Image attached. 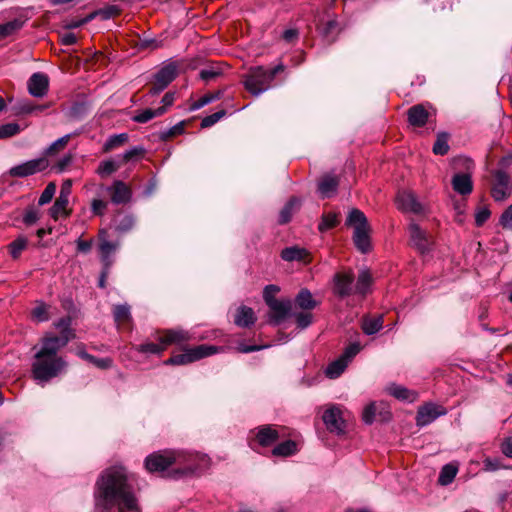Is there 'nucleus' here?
<instances>
[{
  "mask_svg": "<svg viewBox=\"0 0 512 512\" xmlns=\"http://www.w3.org/2000/svg\"><path fill=\"white\" fill-rule=\"evenodd\" d=\"M96 505L101 512H141L135 476L123 465L104 469L95 484Z\"/></svg>",
  "mask_w": 512,
  "mask_h": 512,
  "instance_id": "obj_1",
  "label": "nucleus"
},
{
  "mask_svg": "<svg viewBox=\"0 0 512 512\" xmlns=\"http://www.w3.org/2000/svg\"><path fill=\"white\" fill-rule=\"evenodd\" d=\"M207 455L183 451L164 450L154 452L145 458V468L150 473H161L172 465L179 467L172 471L173 478L192 475L209 466Z\"/></svg>",
  "mask_w": 512,
  "mask_h": 512,
  "instance_id": "obj_2",
  "label": "nucleus"
},
{
  "mask_svg": "<svg viewBox=\"0 0 512 512\" xmlns=\"http://www.w3.org/2000/svg\"><path fill=\"white\" fill-rule=\"evenodd\" d=\"M66 345V339H41L40 348L35 353L31 365V374L37 383L45 384L66 372L68 363L58 355Z\"/></svg>",
  "mask_w": 512,
  "mask_h": 512,
  "instance_id": "obj_3",
  "label": "nucleus"
},
{
  "mask_svg": "<svg viewBox=\"0 0 512 512\" xmlns=\"http://www.w3.org/2000/svg\"><path fill=\"white\" fill-rule=\"evenodd\" d=\"M284 69L283 64H278L270 70L265 69L263 66L251 67L242 77L244 88L250 94L257 97L271 87L275 76L283 72Z\"/></svg>",
  "mask_w": 512,
  "mask_h": 512,
  "instance_id": "obj_4",
  "label": "nucleus"
},
{
  "mask_svg": "<svg viewBox=\"0 0 512 512\" xmlns=\"http://www.w3.org/2000/svg\"><path fill=\"white\" fill-rule=\"evenodd\" d=\"M346 225L354 228L353 242L356 248L362 253L369 252L371 249L370 225L365 214L357 208L352 209L346 219Z\"/></svg>",
  "mask_w": 512,
  "mask_h": 512,
  "instance_id": "obj_5",
  "label": "nucleus"
},
{
  "mask_svg": "<svg viewBox=\"0 0 512 512\" xmlns=\"http://www.w3.org/2000/svg\"><path fill=\"white\" fill-rule=\"evenodd\" d=\"M218 348L213 345H198L185 350L184 353L176 354L164 361L165 365H186L204 357L215 354Z\"/></svg>",
  "mask_w": 512,
  "mask_h": 512,
  "instance_id": "obj_6",
  "label": "nucleus"
},
{
  "mask_svg": "<svg viewBox=\"0 0 512 512\" xmlns=\"http://www.w3.org/2000/svg\"><path fill=\"white\" fill-rule=\"evenodd\" d=\"M179 64L170 61L165 64L154 76V83L149 90L151 96L161 93L178 75Z\"/></svg>",
  "mask_w": 512,
  "mask_h": 512,
  "instance_id": "obj_7",
  "label": "nucleus"
},
{
  "mask_svg": "<svg viewBox=\"0 0 512 512\" xmlns=\"http://www.w3.org/2000/svg\"><path fill=\"white\" fill-rule=\"evenodd\" d=\"M354 280L351 270L336 272L332 279L333 294L340 299L351 296L354 293Z\"/></svg>",
  "mask_w": 512,
  "mask_h": 512,
  "instance_id": "obj_8",
  "label": "nucleus"
},
{
  "mask_svg": "<svg viewBox=\"0 0 512 512\" xmlns=\"http://www.w3.org/2000/svg\"><path fill=\"white\" fill-rule=\"evenodd\" d=\"M267 306L270 309L269 322L273 325H279L292 310V302L290 300H278L276 298H267Z\"/></svg>",
  "mask_w": 512,
  "mask_h": 512,
  "instance_id": "obj_9",
  "label": "nucleus"
},
{
  "mask_svg": "<svg viewBox=\"0 0 512 512\" xmlns=\"http://www.w3.org/2000/svg\"><path fill=\"white\" fill-rule=\"evenodd\" d=\"M47 166L48 162L45 158L33 159L12 167L9 170V175L12 177H28L43 171Z\"/></svg>",
  "mask_w": 512,
  "mask_h": 512,
  "instance_id": "obj_10",
  "label": "nucleus"
},
{
  "mask_svg": "<svg viewBox=\"0 0 512 512\" xmlns=\"http://www.w3.org/2000/svg\"><path fill=\"white\" fill-rule=\"evenodd\" d=\"M511 194V185L509 175L502 171L497 170L494 173V184L491 189V195L495 201H503Z\"/></svg>",
  "mask_w": 512,
  "mask_h": 512,
  "instance_id": "obj_11",
  "label": "nucleus"
},
{
  "mask_svg": "<svg viewBox=\"0 0 512 512\" xmlns=\"http://www.w3.org/2000/svg\"><path fill=\"white\" fill-rule=\"evenodd\" d=\"M447 413V410L442 405L434 403H427L419 407L416 416V423L418 426H426L436 420L438 417Z\"/></svg>",
  "mask_w": 512,
  "mask_h": 512,
  "instance_id": "obj_12",
  "label": "nucleus"
},
{
  "mask_svg": "<svg viewBox=\"0 0 512 512\" xmlns=\"http://www.w3.org/2000/svg\"><path fill=\"white\" fill-rule=\"evenodd\" d=\"M410 236V245L421 254L430 250L432 244L431 237L426 231L422 230L416 223H411L408 228Z\"/></svg>",
  "mask_w": 512,
  "mask_h": 512,
  "instance_id": "obj_13",
  "label": "nucleus"
},
{
  "mask_svg": "<svg viewBox=\"0 0 512 512\" xmlns=\"http://www.w3.org/2000/svg\"><path fill=\"white\" fill-rule=\"evenodd\" d=\"M323 422L326 428L336 434H342L345 431V421L342 418L341 411L338 407L332 406L328 408L323 416Z\"/></svg>",
  "mask_w": 512,
  "mask_h": 512,
  "instance_id": "obj_14",
  "label": "nucleus"
},
{
  "mask_svg": "<svg viewBox=\"0 0 512 512\" xmlns=\"http://www.w3.org/2000/svg\"><path fill=\"white\" fill-rule=\"evenodd\" d=\"M396 204L398 209L411 212L414 214H421L424 211V207L418 201L415 194L410 191H400L396 197Z\"/></svg>",
  "mask_w": 512,
  "mask_h": 512,
  "instance_id": "obj_15",
  "label": "nucleus"
},
{
  "mask_svg": "<svg viewBox=\"0 0 512 512\" xmlns=\"http://www.w3.org/2000/svg\"><path fill=\"white\" fill-rule=\"evenodd\" d=\"M155 339L163 343L165 348H167L170 345H181L189 341L190 334L183 329H166L158 333Z\"/></svg>",
  "mask_w": 512,
  "mask_h": 512,
  "instance_id": "obj_16",
  "label": "nucleus"
},
{
  "mask_svg": "<svg viewBox=\"0 0 512 512\" xmlns=\"http://www.w3.org/2000/svg\"><path fill=\"white\" fill-rule=\"evenodd\" d=\"M110 193L111 202L114 204H126L131 200L132 191L129 186L121 180H115L111 186L105 188Z\"/></svg>",
  "mask_w": 512,
  "mask_h": 512,
  "instance_id": "obj_17",
  "label": "nucleus"
},
{
  "mask_svg": "<svg viewBox=\"0 0 512 512\" xmlns=\"http://www.w3.org/2000/svg\"><path fill=\"white\" fill-rule=\"evenodd\" d=\"M28 92L31 96L36 98L44 97L49 88L48 76L44 73H34L27 82Z\"/></svg>",
  "mask_w": 512,
  "mask_h": 512,
  "instance_id": "obj_18",
  "label": "nucleus"
},
{
  "mask_svg": "<svg viewBox=\"0 0 512 512\" xmlns=\"http://www.w3.org/2000/svg\"><path fill=\"white\" fill-rule=\"evenodd\" d=\"M339 178L333 173L324 174L318 181V192L322 198H330L336 194Z\"/></svg>",
  "mask_w": 512,
  "mask_h": 512,
  "instance_id": "obj_19",
  "label": "nucleus"
},
{
  "mask_svg": "<svg viewBox=\"0 0 512 512\" xmlns=\"http://www.w3.org/2000/svg\"><path fill=\"white\" fill-rule=\"evenodd\" d=\"M71 317L66 316L60 318L58 321L54 323V326L60 330V336L56 335H46L42 339H57V340H67V344L75 338V333L71 329Z\"/></svg>",
  "mask_w": 512,
  "mask_h": 512,
  "instance_id": "obj_20",
  "label": "nucleus"
},
{
  "mask_svg": "<svg viewBox=\"0 0 512 512\" xmlns=\"http://www.w3.org/2000/svg\"><path fill=\"white\" fill-rule=\"evenodd\" d=\"M99 251L102 261L106 264L109 263L110 256L116 251L119 246L118 242H111L108 240V232L105 229L99 231Z\"/></svg>",
  "mask_w": 512,
  "mask_h": 512,
  "instance_id": "obj_21",
  "label": "nucleus"
},
{
  "mask_svg": "<svg viewBox=\"0 0 512 512\" xmlns=\"http://www.w3.org/2000/svg\"><path fill=\"white\" fill-rule=\"evenodd\" d=\"M255 438L260 446L268 447L279 439V433L271 425H263L257 429Z\"/></svg>",
  "mask_w": 512,
  "mask_h": 512,
  "instance_id": "obj_22",
  "label": "nucleus"
},
{
  "mask_svg": "<svg viewBox=\"0 0 512 512\" xmlns=\"http://www.w3.org/2000/svg\"><path fill=\"white\" fill-rule=\"evenodd\" d=\"M452 187L460 195H468L473 190L471 175L467 173H456L452 178Z\"/></svg>",
  "mask_w": 512,
  "mask_h": 512,
  "instance_id": "obj_23",
  "label": "nucleus"
},
{
  "mask_svg": "<svg viewBox=\"0 0 512 512\" xmlns=\"http://www.w3.org/2000/svg\"><path fill=\"white\" fill-rule=\"evenodd\" d=\"M407 115L409 123L415 127L424 126L429 118V112L421 104L414 105L409 108Z\"/></svg>",
  "mask_w": 512,
  "mask_h": 512,
  "instance_id": "obj_24",
  "label": "nucleus"
},
{
  "mask_svg": "<svg viewBox=\"0 0 512 512\" xmlns=\"http://www.w3.org/2000/svg\"><path fill=\"white\" fill-rule=\"evenodd\" d=\"M256 321V316L252 308L242 305L237 308L234 317V323L239 327H250Z\"/></svg>",
  "mask_w": 512,
  "mask_h": 512,
  "instance_id": "obj_25",
  "label": "nucleus"
},
{
  "mask_svg": "<svg viewBox=\"0 0 512 512\" xmlns=\"http://www.w3.org/2000/svg\"><path fill=\"white\" fill-rule=\"evenodd\" d=\"M317 305L318 302L313 298L312 293L306 288L301 289L295 297V306L301 310L311 312L317 307Z\"/></svg>",
  "mask_w": 512,
  "mask_h": 512,
  "instance_id": "obj_26",
  "label": "nucleus"
},
{
  "mask_svg": "<svg viewBox=\"0 0 512 512\" xmlns=\"http://www.w3.org/2000/svg\"><path fill=\"white\" fill-rule=\"evenodd\" d=\"M113 317L118 327H128L132 323L130 306L128 304L115 305Z\"/></svg>",
  "mask_w": 512,
  "mask_h": 512,
  "instance_id": "obj_27",
  "label": "nucleus"
},
{
  "mask_svg": "<svg viewBox=\"0 0 512 512\" xmlns=\"http://www.w3.org/2000/svg\"><path fill=\"white\" fill-rule=\"evenodd\" d=\"M299 207L300 199L297 197H291L279 213V224L288 223L291 220L293 213L298 210Z\"/></svg>",
  "mask_w": 512,
  "mask_h": 512,
  "instance_id": "obj_28",
  "label": "nucleus"
},
{
  "mask_svg": "<svg viewBox=\"0 0 512 512\" xmlns=\"http://www.w3.org/2000/svg\"><path fill=\"white\" fill-rule=\"evenodd\" d=\"M69 203V198L67 197L66 192L62 195H59L55 200L53 206L50 208V216L57 220L59 216L64 215L68 216L69 212L67 211V205Z\"/></svg>",
  "mask_w": 512,
  "mask_h": 512,
  "instance_id": "obj_29",
  "label": "nucleus"
},
{
  "mask_svg": "<svg viewBox=\"0 0 512 512\" xmlns=\"http://www.w3.org/2000/svg\"><path fill=\"white\" fill-rule=\"evenodd\" d=\"M372 283V277L368 270L360 271L357 282L354 286V293L360 294L362 296L366 295L369 291L370 285Z\"/></svg>",
  "mask_w": 512,
  "mask_h": 512,
  "instance_id": "obj_30",
  "label": "nucleus"
},
{
  "mask_svg": "<svg viewBox=\"0 0 512 512\" xmlns=\"http://www.w3.org/2000/svg\"><path fill=\"white\" fill-rule=\"evenodd\" d=\"M383 327V316L365 317L362 321V330L367 335H373Z\"/></svg>",
  "mask_w": 512,
  "mask_h": 512,
  "instance_id": "obj_31",
  "label": "nucleus"
},
{
  "mask_svg": "<svg viewBox=\"0 0 512 512\" xmlns=\"http://www.w3.org/2000/svg\"><path fill=\"white\" fill-rule=\"evenodd\" d=\"M134 349L141 354H153L158 356L162 355V353L166 350L165 345L160 341H157V343L145 342L135 346Z\"/></svg>",
  "mask_w": 512,
  "mask_h": 512,
  "instance_id": "obj_32",
  "label": "nucleus"
},
{
  "mask_svg": "<svg viewBox=\"0 0 512 512\" xmlns=\"http://www.w3.org/2000/svg\"><path fill=\"white\" fill-rule=\"evenodd\" d=\"M165 113V107H158L156 109H145L138 113H136L132 120L137 123H147L148 121L152 120L155 117L161 116Z\"/></svg>",
  "mask_w": 512,
  "mask_h": 512,
  "instance_id": "obj_33",
  "label": "nucleus"
},
{
  "mask_svg": "<svg viewBox=\"0 0 512 512\" xmlns=\"http://www.w3.org/2000/svg\"><path fill=\"white\" fill-rule=\"evenodd\" d=\"M389 393L399 400H405L409 402H413L417 398V393L411 391L400 385H392L389 387Z\"/></svg>",
  "mask_w": 512,
  "mask_h": 512,
  "instance_id": "obj_34",
  "label": "nucleus"
},
{
  "mask_svg": "<svg viewBox=\"0 0 512 512\" xmlns=\"http://www.w3.org/2000/svg\"><path fill=\"white\" fill-rule=\"evenodd\" d=\"M297 452V444L293 440H286L278 445H276L273 450L272 454L274 456H280V457H288Z\"/></svg>",
  "mask_w": 512,
  "mask_h": 512,
  "instance_id": "obj_35",
  "label": "nucleus"
},
{
  "mask_svg": "<svg viewBox=\"0 0 512 512\" xmlns=\"http://www.w3.org/2000/svg\"><path fill=\"white\" fill-rule=\"evenodd\" d=\"M347 366L348 363L340 356L338 359L334 360L327 366L325 374L330 379H335L344 372Z\"/></svg>",
  "mask_w": 512,
  "mask_h": 512,
  "instance_id": "obj_36",
  "label": "nucleus"
},
{
  "mask_svg": "<svg viewBox=\"0 0 512 512\" xmlns=\"http://www.w3.org/2000/svg\"><path fill=\"white\" fill-rule=\"evenodd\" d=\"M457 472L458 468L454 464L450 463L444 465L440 471L438 482L444 486L449 485L450 483L453 482L454 478L457 475Z\"/></svg>",
  "mask_w": 512,
  "mask_h": 512,
  "instance_id": "obj_37",
  "label": "nucleus"
},
{
  "mask_svg": "<svg viewBox=\"0 0 512 512\" xmlns=\"http://www.w3.org/2000/svg\"><path fill=\"white\" fill-rule=\"evenodd\" d=\"M223 74V68L220 64H212L200 70L199 76L205 82H210Z\"/></svg>",
  "mask_w": 512,
  "mask_h": 512,
  "instance_id": "obj_38",
  "label": "nucleus"
},
{
  "mask_svg": "<svg viewBox=\"0 0 512 512\" xmlns=\"http://www.w3.org/2000/svg\"><path fill=\"white\" fill-rule=\"evenodd\" d=\"M23 24L24 22L20 19H14L4 24H0V39H4L16 33L18 30L22 28Z\"/></svg>",
  "mask_w": 512,
  "mask_h": 512,
  "instance_id": "obj_39",
  "label": "nucleus"
},
{
  "mask_svg": "<svg viewBox=\"0 0 512 512\" xmlns=\"http://www.w3.org/2000/svg\"><path fill=\"white\" fill-rule=\"evenodd\" d=\"M128 140L127 133H121L110 136L103 145L104 152H110L120 146H122Z\"/></svg>",
  "mask_w": 512,
  "mask_h": 512,
  "instance_id": "obj_40",
  "label": "nucleus"
},
{
  "mask_svg": "<svg viewBox=\"0 0 512 512\" xmlns=\"http://www.w3.org/2000/svg\"><path fill=\"white\" fill-rule=\"evenodd\" d=\"M306 256V250L298 247H287L282 250L281 258L285 261L303 260Z\"/></svg>",
  "mask_w": 512,
  "mask_h": 512,
  "instance_id": "obj_41",
  "label": "nucleus"
},
{
  "mask_svg": "<svg viewBox=\"0 0 512 512\" xmlns=\"http://www.w3.org/2000/svg\"><path fill=\"white\" fill-rule=\"evenodd\" d=\"M119 168H120V164L116 163L113 160H106V161H102L99 164V166L97 168V173L100 177L106 178V177L112 175L113 173H115Z\"/></svg>",
  "mask_w": 512,
  "mask_h": 512,
  "instance_id": "obj_42",
  "label": "nucleus"
},
{
  "mask_svg": "<svg viewBox=\"0 0 512 512\" xmlns=\"http://www.w3.org/2000/svg\"><path fill=\"white\" fill-rule=\"evenodd\" d=\"M338 223V214L329 212L327 214H323L321 222L318 225V229L320 232H324L334 228Z\"/></svg>",
  "mask_w": 512,
  "mask_h": 512,
  "instance_id": "obj_43",
  "label": "nucleus"
},
{
  "mask_svg": "<svg viewBox=\"0 0 512 512\" xmlns=\"http://www.w3.org/2000/svg\"><path fill=\"white\" fill-rule=\"evenodd\" d=\"M28 241L25 237H18L9 244V251L12 258L17 259L21 253L26 249Z\"/></svg>",
  "mask_w": 512,
  "mask_h": 512,
  "instance_id": "obj_44",
  "label": "nucleus"
},
{
  "mask_svg": "<svg viewBox=\"0 0 512 512\" xmlns=\"http://www.w3.org/2000/svg\"><path fill=\"white\" fill-rule=\"evenodd\" d=\"M292 316L295 318L297 327L300 329L307 328L313 321V314L310 311L294 312Z\"/></svg>",
  "mask_w": 512,
  "mask_h": 512,
  "instance_id": "obj_45",
  "label": "nucleus"
},
{
  "mask_svg": "<svg viewBox=\"0 0 512 512\" xmlns=\"http://www.w3.org/2000/svg\"><path fill=\"white\" fill-rule=\"evenodd\" d=\"M449 150L448 135L446 133H440L433 145V152L437 155H445Z\"/></svg>",
  "mask_w": 512,
  "mask_h": 512,
  "instance_id": "obj_46",
  "label": "nucleus"
},
{
  "mask_svg": "<svg viewBox=\"0 0 512 512\" xmlns=\"http://www.w3.org/2000/svg\"><path fill=\"white\" fill-rule=\"evenodd\" d=\"M134 225L135 218L130 214H126L119 219L116 225V231L119 233H127L133 229Z\"/></svg>",
  "mask_w": 512,
  "mask_h": 512,
  "instance_id": "obj_47",
  "label": "nucleus"
},
{
  "mask_svg": "<svg viewBox=\"0 0 512 512\" xmlns=\"http://www.w3.org/2000/svg\"><path fill=\"white\" fill-rule=\"evenodd\" d=\"M71 138L70 134L64 135L63 137L57 139L54 141L47 149L46 153L48 155H53L58 153L59 151L63 150L66 145L68 144L69 140Z\"/></svg>",
  "mask_w": 512,
  "mask_h": 512,
  "instance_id": "obj_48",
  "label": "nucleus"
},
{
  "mask_svg": "<svg viewBox=\"0 0 512 512\" xmlns=\"http://www.w3.org/2000/svg\"><path fill=\"white\" fill-rule=\"evenodd\" d=\"M20 126L17 123H7L0 126V138H9L20 132Z\"/></svg>",
  "mask_w": 512,
  "mask_h": 512,
  "instance_id": "obj_49",
  "label": "nucleus"
},
{
  "mask_svg": "<svg viewBox=\"0 0 512 512\" xmlns=\"http://www.w3.org/2000/svg\"><path fill=\"white\" fill-rule=\"evenodd\" d=\"M55 192H56V185L53 182L49 183L45 187L43 192L41 193L39 200H38V204L40 206H42V205L49 203L52 200Z\"/></svg>",
  "mask_w": 512,
  "mask_h": 512,
  "instance_id": "obj_50",
  "label": "nucleus"
},
{
  "mask_svg": "<svg viewBox=\"0 0 512 512\" xmlns=\"http://www.w3.org/2000/svg\"><path fill=\"white\" fill-rule=\"evenodd\" d=\"M226 114L225 110L217 111L211 115L204 117L201 121L202 128H208L216 124Z\"/></svg>",
  "mask_w": 512,
  "mask_h": 512,
  "instance_id": "obj_51",
  "label": "nucleus"
},
{
  "mask_svg": "<svg viewBox=\"0 0 512 512\" xmlns=\"http://www.w3.org/2000/svg\"><path fill=\"white\" fill-rule=\"evenodd\" d=\"M220 96H221L220 92H217L215 94H206L203 97H201L200 99H198L196 102H194L192 104L191 109L192 110L200 109V108L204 107L205 105L211 103L212 101L219 99Z\"/></svg>",
  "mask_w": 512,
  "mask_h": 512,
  "instance_id": "obj_52",
  "label": "nucleus"
},
{
  "mask_svg": "<svg viewBox=\"0 0 512 512\" xmlns=\"http://www.w3.org/2000/svg\"><path fill=\"white\" fill-rule=\"evenodd\" d=\"M32 316L34 319H36L38 322H44V321H47L49 319V315H48V307L44 304V303H41L39 305H37L33 310H32Z\"/></svg>",
  "mask_w": 512,
  "mask_h": 512,
  "instance_id": "obj_53",
  "label": "nucleus"
},
{
  "mask_svg": "<svg viewBox=\"0 0 512 512\" xmlns=\"http://www.w3.org/2000/svg\"><path fill=\"white\" fill-rule=\"evenodd\" d=\"M144 153H145V150H144L143 147H140V146L133 147V148L127 150L122 155V162L123 163L130 162V161H132L134 159H137L138 157L142 156Z\"/></svg>",
  "mask_w": 512,
  "mask_h": 512,
  "instance_id": "obj_54",
  "label": "nucleus"
},
{
  "mask_svg": "<svg viewBox=\"0 0 512 512\" xmlns=\"http://www.w3.org/2000/svg\"><path fill=\"white\" fill-rule=\"evenodd\" d=\"M361 350V346L359 343L350 344L343 352L341 357L345 359L347 363H349L354 356H356Z\"/></svg>",
  "mask_w": 512,
  "mask_h": 512,
  "instance_id": "obj_55",
  "label": "nucleus"
},
{
  "mask_svg": "<svg viewBox=\"0 0 512 512\" xmlns=\"http://www.w3.org/2000/svg\"><path fill=\"white\" fill-rule=\"evenodd\" d=\"M108 206V203L101 199H93L91 203V210L94 215L102 216L105 213V210Z\"/></svg>",
  "mask_w": 512,
  "mask_h": 512,
  "instance_id": "obj_56",
  "label": "nucleus"
},
{
  "mask_svg": "<svg viewBox=\"0 0 512 512\" xmlns=\"http://www.w3.org/2000/svg\"><path fill=\"white\" fill-rule=\"evenodd\" d=\"M491 212L487 207L480 208L475 215V223L481 227L490 217Z\"/></svg>",
  "mask_w": 512,
  "mask_h": 512,
  "instance_id": "obj_57",
  "label": "nucleus"
},
{
  "mask_svg": "<svg viewBox=\"0 0 512 512\" xmlns=\"http://www.w3.org/2000/svg\"><path fill=\"white\" fill-rule=\"evenodd\" d=\"M376 407L374 403L367 405L362 414V419L366 424H371L374 421Z\"/></svg>",
  "mask_w": 512,
  "mask_h": 512,
  "instance_id": "obj_58",
  "label": "nucleus"
},
{
  "mask_svg": "<svg viewBox=\"0 0 512 512\" xmlns=\"http://www.w3.org/2000/svg\"><path fill=\"white\" fill-rule=\"evenodd\" d=\"M17 112L19 114H33L35 113L34 104L29 100H21L17 104Z\"/></svg>",
  "mask_w": 512,
  "mask_h": 512,
  "instance_id": "obj_59",
  "label": "nucleus"
},
{
  "mask_svg": "<svg viewBox=\"0 0 512 512\" xmlns=\"http://www.w3.org/2000/svg\"><path fill=\"white\" fill-rule=\"evenodd\" d=\"M500 224L503 228L512 229V205H510L501 215Z\"/></svg>",
  "mask_w": 512,
  "mask_h": 512,
  "instance_id": "obj_60",
  "label": "nucleus"
},
{
  "mask_svg": "<svg viewBox=\"0 0 512 512\" xmlns=\"http://www.w3.org/2000/svg\"><path fill=\"white\" fill-rule=\"evenodd\" d=\"M39 219L38 211L34 208L27 209L23 216V222L26 225H32Z\"/></svg>",
  "mask_w": 512,
  "mask_h": 512,
  "instance_id": "obj_61",
  "label": "nucleus"
},
{
  "mask_svg": "<svg viewBox=\"0 0 512 512\" xmlns=\"http://www.w3.org/2000/svg\"><path fill=\"white\" fill-rule=\"evenodd\" d=\"M483 464L486 471H496L503 467L498 459L493 458H486Z\"/></svg>",
  "mask_w": 512,
  "mask_h": 512,
  "instance_id": "obj_62",
  "label": "nucleus"
},
{
  "mask_svg": "<svg viewBox=\"0 0 512 512\" xmlns=\"http://www.w3.org/2000/svg\"><path fill=\"white\" fill-rule=\"evenodd\" d=\"M90 363L98 368L107 369L112 366L113 361L110 358H97L93 356V360Z\"/></svg>",
  "mask_w": 512,
  "mask_h": 512,
  "instance_id": "obj_63",
  "label": "nucleus"
},
{
  "mask_svg": "<svg viewBox=\"0 0 512 512\" xmlns=\"http://www.w3.org/2000/svg\"><path fill=\"white\" fill-rule=\"evenodd\" d=\"M501 450L505 456L512 458V437H508L503 441Z\"/></svg>",
  "mask_w": 512,
  "mask_h": 512,
  "instance_id": "obj_64",
  "label": "nucleus"
}]
</instances>
